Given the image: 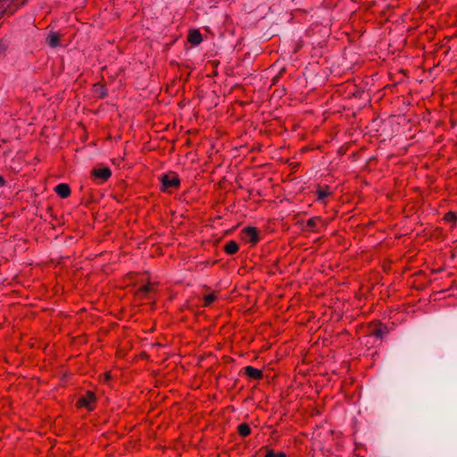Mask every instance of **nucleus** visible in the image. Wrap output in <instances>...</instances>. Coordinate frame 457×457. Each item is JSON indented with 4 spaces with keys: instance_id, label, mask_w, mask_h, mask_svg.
I'll return each mask as SVG.
<instances>
[{
    "instance_id": "21",
    "label": "nucleus",
    "mask_w": 457,
    "mask_h": 457,
    "mask_svg": "<svg viewBox=\"0 0 457 457\" xmlns=\"http://www.w3.org/2000/svg\"><path fill=\"white\" fill-rule=\"evenodd\" d=\"M98 92H100V96L103 97L105 93L103 92V88L102 89H98Z\"/></svg>"
},
{
    "instance_id": "12",
    "label": "nucleus",
    "mask_w": 457,
    "mask_h": 457,
    "mask_svg": "<svg viewBox=\"0 0 457 457\" xmlns=\"http://www.w3.org/2000/svg\"><path fill=\"white\" fill-rule=\"evenodd\" d=\"M317 194H318V199L323 200L324 198H326L328 195H330V192H329L328 188H319L317 191Z\"/></svg>"
},
{
    "instance_id": "4",
    "label": "nucleus",
    "mask_w": 457,
    "mask_h": 457,
    "mask_svg": "<svg viewBox=\"0 0 457 457\" xmlns=\"http://www.w3.org/2000/svg\"><path fill=\"white\" fill-rule=\"evenodd\" d=\"M112 175V171L109 168L104 167L99 169H93L91 176L95 179H98L100 182L106 181Z\"/></svg>"
},
{
    "instance_id": "1",
    "label": "nucleus",
    "mask_w": 457,
    "mask_h": 457,
    "mask_svg": "<svg viewBox=\"0 0 457 457\" xmlns=\"http://www.w3.org/2000/svg\"><path fill=\"white\" fill-rule=\"evenodd\" d=\"M162 186L161 189L163 192H171L173 188L179 187L180 180L175 173L164 174L160 179Z\"/></svg>"
},
{
    "instance_id": "10",
    "label": "nucleus",
    "mask_w": 457,
    "mask_h": 457,
    "mask_svg": "<svg viewBox=\"0 0 457 457\" xmlns=\"http://www.w3.org/2000/svg\"><path fill=\"white\" fill-rule=\"evenodd\" d=\"M238 433L242 436H247L251 433V428L247 424L242 423L238 426Z\"/></svg>"
},
{
    "instance_id": "18",
    "label": "nucleus",
    "mask_w": 457,
    "mask_h": 457,
    "mask_svg": "<svg viewBox=\"0 0 457 457\" xmlns=\"http://www.w3.org/2000/svg\"><path fill=\"white\" fill-rule=\"evenodd\" d=\"M102 88H103V87L101 85H97V84L95 85V91L96 92H97L98 89H102Z\"/></svg>"
},
{
    "instance_id": "14",
    "label": "nucleus",
    "mask_w": 457,
    "mask_h": 457,
    "mask_svg": "<svg viewBox=\"0 0 457 457\" xmlns=\"http://www.w3.org/2000/svg\"><path fill=\"white\" fill-rule=\"evenodd\" d=\"M320 219L319 217L312 218L307 221V225L310 228H314L315 226H317V224L320 222Z\"/></svg>"
},
{
    "instance_id": "20",
    "label": "nucleus",
    "mask_w": 457,
    "mask_h": 457,
    "mask_svg": "<svg viewBox=\"0 0 457 457\" xmlns=\"http://www.w3.org/2000/svg\"><path fill=\"white\" fill-rule=\"evenodd\" d=\"M276 457H286V454L284 453H278V454H276Z\"/></svg>"
},
{
    "instance_id": "16",
    "label": "nucleus",
    "mask_w": 457,
    "mask_h": 457,
    "mask_svg": "<svg viewBox=\"0 0 457 457\" xmlns=\"http://www.w3.org/2000/svg\"><path fill=\"white\" fill-rule=\"evenodd\" d=\"M445 218L446 220L452 221V220H455V215L453 212H448L445 214Z\"/></svg>"
},
{
    "instance_id": "11",
    "label": "nucleus",
    "mask_w": 457,
    "mask_h": 457,
    "mask_svg": "<svg viewBox=\"0 0 457 457\" xmlns=\"http://www.w3.org/2000/svg\"><path fill=\"white\" fill-rule=\"evenodd\" d=\"M216 298H217V296L214 293L205 295L204 296V306L211 305L215 301Z\"/></svg>"
},
{
    "instance_id": "7",
    "label": "nucleus",
    "mask_w": 457,
    "mask_h": 457,
    "mask_svg": "<svg viewBox=\"0 0 457 457\" xmlns=\"http://www.w3.org/2000/svg\"><path fill=\"white\" fill-rule=\"evenodd\" d=\"M245 374L254 379H259L262 377V373L260 370L255 369L252 366L245 367Z\"/></svg>"
},
{
    "instance_id": "6",
    "label": "nucleus",
    "mask_w": 457,
    "mask_h": 457,
    "mask_svg": "<svg viewBox=\"0 0 457 457\" xmlns=\"http://www.w3.org/2000/svg\"><path fill=\"white\" fill-rule=\"evenodd\" d=\"M202 35L198 30L193 29L189 31L188 42L190 44H192L193 46H197L202 42Z\"/></svg>"
},
{
    "instance_id": "9",
    "label": "nucleus",
    "mask_w": 457,
    "mask_h": 457,
    "mask_svg": "<svg viewBox=\"0 0 457 457\" xmlns=\"http://www.w3.org/2000/svg\"><path fill=\"white\" fill-rule=\"evenodd\" d=\"M237 251H238V245H237V244L235 241H229V242L225 245V252H226L228 254H234V253H236Z\"/></svg>"
},
{
    "instance_id": "5",
    "label": "nucleus",
    "mask_w": 457,
    "mask_h": 457,
    "mask_svg": "<svg viewBox=\"0 0 457 457\" xmlns=\"http://www.w3.org/2000/svg\"><path fill=\"white\" fill-rule=\"evenodd\" d=\"M55 193L62 198H66L71 195V189L67 184H59L54 188Z\"/></svg>"
},
{
    "instance_id": "19",
    "label": "nucleus",
    "mask_w": 457,
    "mask_h": 457,
    "mask_svg": "<svg viewBox=\"0 0 457 457\" xmlns=\"http://www.w3.org/2000/svg\"><path fill=\"white\" fill-rule=\"evenodd\" d=\"M4 185V179L0 176V187Z\"/></svg>"
},
{
    "instance_id": "13",
    "label": "nucleus",
    "mask_w": 457,
    "mask_h": 457,
    "mask_svg": "<svg viewBox=\"0 0 457 457\" xmlns=\"http://www.w3.org/2000/svg\"><path fill=\"white\" fill-rule=\"evenodd\" d=\"M152 289H153L152 284L144 285L139 288L138 294L146 295L152 291Z\"/></svg>"
},
{
    "instance_id": "17",
    "label": "nucleus",
    "mask_w": 457,
    "mask_h": 457,
    "mask_svg": "<svg viewBox=\"0 0 457 457\" xmlns=\"http://www.w3.org/2000/svg\"><path fill=\"white\" fill-rule=\"evenodd\" d=\"M265 457H276V453H274L273 451L269 450V451H267Z\"/></svg>"
},
{
    "instance_id": "3",
    "label": "nucleus",
    "mask_w": 457,
    "mask_h": 457,
    "mask_svg": "<svg viewBox=\"0 0 457 457\" xmlns=\"http://www.w3.org/2000/svg\"><path fill=\"white\" fill-rule=\"evenodd\" d=\"M242 238L247 243L255 245L259 240L258 231L255 228L246 227L242 230Z\"/></svg>"
},
{
    "instance_id": "2",
    "label": "nucleus",
    "mask_w": 457,
    "mask_h": 457,
    "mask_svg": "<svg viewBox=\"0 0 457 457\" xmlns=\"http://www.w3.org/2000/svg\"><path fill=\"white\" fill-rule=\"evenodd\" d=\"M96 396L94 393L88 391L81 396L77 403L78 407H84L88 411H92L95 407Z\"/></svg>"
},
{
    "instance_id": "8",
    "label": "nucleus",
    "mask_w": 457,
    "mask_h": 457,
    "mask_svg": "<svg viewBox=\"0 0 457 457\" xmlns=\"http://www.w3.org/2000/svg\"><path fill=\"white\" fill-rule=\"evenodd\" d=\"M59 40H60L59 35L54 32L50 33L46 38L47 44L51 47H56L59 45Z\"/></svg>"
},
{
    "instance_id": "15",
    "label": "nucleus",
    "mask_w": 457,
    "mask_h": 457,
    "mask_svg": "<svg viewBox=\"0 0 457 457\" xmlns=\"http://www.w3.org/2000/svg\"><path fill=\"white\" fill-rule=\"evenodd\" d=\"M384 330L381 328H376L373 332L374 336L377 337H382L384 335Z\"/></svg>"
}]
</instances>
